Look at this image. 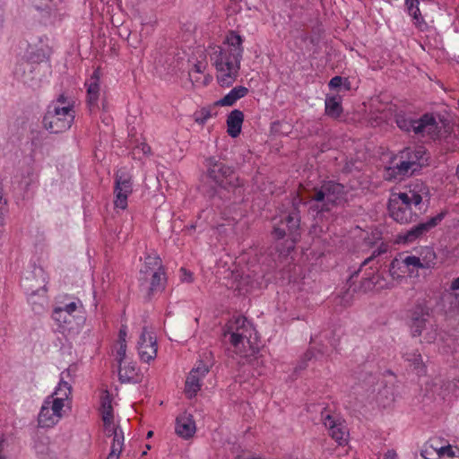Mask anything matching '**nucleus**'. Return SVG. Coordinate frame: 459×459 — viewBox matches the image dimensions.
<instances>
[{
	"instance_id": "f257e3e1",
	"label": "nucleus",
	"mask_w": 459,
	"mask_h": 459,
	"mask_svg": "<svg viewBox=\"0 0 459 459\" xmlns=\"http://www.w3.org/2000/svg\"><path fill=\"white\" fill-rule=\"evenodd\" d=\"M243 38L235 30H230L223 41L224 47H216L210 57L218 74L217 81L221 87H230L239 74L244 53Z\"/></svg>"
},
{
	"instance_id": "f03ea898",
	"label": "nucleus",
	"mask_w": 459,
	"mask_h": 459,
	"mask_svg": "<svg viewBox=\"0 0 459 459\" xmlns=\"http://www.w3.org/2000/svg\"><path fill=\"white\" fill-rule=\"evenodd\" d=\"M205 181L202 184L203 193L210 198L224 197L223 192L232 193L236 196L243 195V183L235 169L223 160L209 157L205 160Z\"/></svg>"
},
{
	"instance_id": "7ed1b4c3",
	"label": "nucleus",
	"mask_w": 459,
	"mask_h": 459,
	"mask_svg": "<svg viewBox=\"0 0 459 459\" xmlns=\"http://www.w3.org/2000/svg\"><path fill=\"white\" fill-rule=\"evenodd\" d=\"M300 212L299 203L293 202L291 209L280 216L273 224L272 236L277 244L281 255H288L294 250L301 237Z\"/></svg>"
},
{
	"instance_id": "20e7f679",
	"label": "nucleus",
	"mask_w": 459,
	"mask_h": 459,
	"mask_svg": "<svg viewBox=\"0 0 459 459\" xmlns=\"http://www.w3.org/2000/svg\"><path fill=\"white\" fill-rule=\"evenodd\" d=\"M224 334L230 335V342L237 355L247 358L256 352L254 344L258 339L257 332L248 317H230L225 325Z\"/></svg>"
},
{
	"instance_id": "39448f33",
	"label": "nucleus",
	"mask_w": 459,
	"mask_h": 459,
	"mask_svg": "<svg viewBox=\"0 0 459 459\" xmlns=\"http://www.w3.org/2000/svg\"><path fill=\"white\" fill-rule=\"evenodd\" d=\"M425 188L422 183H417L413 188L410 187L405 192L393 194L388 202L390 216L401 224L415 222L418 220L417 212L411 206L417 207L422 202L420 192Z\"/></svg>"
},
{
	"instance_id": "423d86ee",
	"label": "nucleus",
	"mask_w": 459,
	"mask_h": 459,
	"mask_svg": "<svg viewBox=\"0 0 459 459\" xmlns=\"http://www.w3.org/2000/svg\"><path fill=\"white\" fill-rule=\"evenodd\" d=\"M343 185L335 181H325L319 187L314 188L310 197L309 212L319 215L330 212L344 199Z\"/></svg>"
},
{
	"instance_id": "0eeeda50",
	"label": "nucleus",
	"mask_w": 459,
	"mask_h": 459,
	"mask_svg": "<svg viewBox=\"0 0 459 459\" xmlns=\"http://www.w3.org/2000/svg\"><path fill=\"white\" fill-rule=\"evenodd\" d=\"M49 104L45 113L42 125L50 134H60L68 130L74 120V105L55 106Z\"/></svg>"
},
{
	"instance_id": "6e6552de",
	"label": "nucleus",
	"mask_w": 459,
	"mask_h": 459,
	"mask_svg": "<svg viewBox=\"0 0 459 459\" xmlns=\"http://www.w3.org/2000/svg\"><path fill=\"white\" fill-rule=\"evenodd\" d=\"M397 126L405 132L413 131L416 134H437V121L432 114L426 113L416 119L404 111H399L394 116Z\"/></svg>"
},
{
	"instance_id": "1a4fd4ad",
	"label": "nucleus",
	"mask_w": 459,
	"mask_h": 459,
	"mask_svg": "<svg viewBox=\"0 0 459 459\" xmlns=\"http://www.w3.org/2000/svg\"><path fill=\"white\" fill-rule=\"evenodd\" d=\"M132 192L133 183L131 175L125 169H118L115 174V206L125 210L127 207V198Z\"/></svg>"
},
{
	"instance_id": "9d476101",
	"label": "nucleus",
	"mask_w": 459,
	"mask_h": 459,
	"mask_svg": "<svg viewBox=\"0 0 459 459\" xmlns=\"http://www.w3.org/2000/svg\"><path fill=\"white\" fill-rule=\"evenodd\" d=\"M446 212H441L434 217H431L425 222L418 223L405 232L397 235L396 242L399 244L413 243L430 230L437 226L445 218Z\"/></svg>"
},
{
	"instance_id": "9b49d317",
	"label": "nucleus",
	"mask_w": 459,
	"mask_h": 459,
	"mask_svg": "<svg viewBox=\"0 0 459 459\" xmlns=\"http://www.w3.org/2000/svg\"><path fill=\"white\" fill-rule=\"evenodd\" d=\"M48 56V53L43 48L36 49L30 54L28 60L22 61L17 65L14 71L15 75L24 83H30L34 79L31 74L35 69V65L47 61Z\"/></svg>"
},
{
	"instance_id": "f8f14e48",
	"label": "nucleus",
	"mask_w": 459,
	"mask_h": 459,
	"mask_svg": "<svg viewBox=\"0 0 459 459\" xmlns=\"http://www.w3.org/2000/svg\"><path fill=\"white\" fill-rule=\"evenodd\" d=\"M210 366L204 360H198L186 377L185 382V394L187 398H194L201 390L203 379L208 374Z\"/></svg>"
},
{
	"instance_id": "ddd939ff",
	"label": "nucleus",
	"mask_w": 459,
	"mask_h": 459,
	"mask_svg": "<svg viewBox=\"0 0 459 459\" xmlns=\"http://www.w3.org/2000/svg\"><path fill=\"white\" fill-rule=\"evenodd\" d=\"M321 420L325 427L328 429L329 435L333 439L341 446L346 442L347 431L337 414L331 413L328 410L325 409L321 412Z\"/></svg>"
},
{
	"instance_id": "4468645a",
	"label": "nucleus",
	"mask_w": 459,
	"mask_h": 459,
	"mask_svg": "<svg viewBox=\"0 0 459 459\" xmlns=\"http://www.w3.org/2000/svg\"><path fill=\"white\" fill-rule=\"evenodd\" d=\"M137 350L140 359L144 362H150L157 356V342L153 332L143 327L137 342Z\"/></svg>"
},
{
	"instance_id": "2eb2a0df",
	"label": "nucleus",
	"mask_w": 459,
	"mask_h": 459,
	"mask_svg": "<svg viewBox=\"0 0 459 459\" xmlns=\"http://www.w3.org/2000/svg\"><path fill=\"white\" fill-rule=\"evenodd\" d=\"M71 377V369L67 368L64 370L60 374V381L58 383L57 387L54 391L52 394L49 396H53L51 399L54 411H58V410H63L65 406V402L70 399V396L72 394V385L71 384L66 380V378Z\"/></svg>"
},
{
	"instance_id": "dca6fc26",
	"label": "nucleus",
	"mask_w": 459,
	"mask_h": 459,
	"mask_svg": "<svg viewBox=\"0 0 459 459\" xmlns=\"http://www.w3.org/2000/svg\"><path fill=\"white\" fill-rule=\"evenodd\" d=\"M410 327L413 336H423L425 342L431 343L437 338V330L425 317H411Z\"/></svg>"
},
{
	"instance_id": "f3484780",
	"label": "nucleus",
	"mask_w": 459,
	"mask_h": 459,
	"mask_svg": "<svg viewBox=\"0 0 459 459\" xmlns=\"http://www.w3.org/2000/svg\"><path fill=\"white\" fill-rule=\"evenodd\" d=\"M53 396H48L40 409L38 416V424L40 428H51L55 426L62 418V410L54 411L51 399Z\"/></svg>"
},
{
	"instance_id": "a211bd4d",
	"label": "nucleus",
	"mask_w": 459,
	"mask_h": 459,
	"mask_svg": "<svg viewBox=\"0 0 459 459\" xmlns=\"http://www.w3.org/2000/svg\"><path fill=\"white\" fill-rule=\"evenodd\" d=\"M28 281L29 278H26L23 281V286L28 292V302L36 315H41L45 312V307L48 305L46 285L33 290L28 286Z\"/></svg>"
},
{
	"instance_id": "6ab92c4d",
	"label": "nucleus",
	"mask_w": 459,
	"mask_h": 459,
	"mask_svg": "<svg viewBox=\"0 0 459 459\" xmlns=\"http://www.w3.org/2000/svg\"><path fill=\"white\" fill-rule=\"evenodd\" d=\"M82 307V303L78 298L68 294H60L55 299L53 313H66L68 315H71L74 312L81 313L82 311L80 308Z\"/></svg>"
},
{
	"instance_id": "aec40b11",
	"label": "nucleus",
	"mask_w": 459,
	"mask_h": 459,
	"mask_svg": "<svg viewBox=\"0 0 459 459\" xmlns=\"http://www.w3.org/2000/svg\"><path fill=\"white\" fill-rule=\"evenodd\" d=\"M148 282L141 288L145 289V299L150 300L155 294L161 293L165 290L167 278L165 271H152L148 273Z\"/></svg>"
},
{
	"instance_id": "412c9836",
	"label": "nucleus",
	"mask_w": 459,
	"mask_h": 459,
	"mask_svg": "<svg viewBox=\"0 0 459 459\" xmlns=\"http://www.w3.org/2000/svg\"><path fill=\"white\" fill-rule=\"evenodd\" d=\"M35 8L42 12V16L55 22L64 15L65 6L62 0H51L46 3H35Z\"/></svg>"
},
{
	"instance_id": "4be33fe9",
	"label": "nucleus",
	"mask_w": 459,
	"mask_h": 459,
	"mask_svg": "<svg viewBox=\"0 0 459 459\" xmlns=\"http://www.w3.org/2000/svg\"><path fill=\"white\" fill-rule=\"evenodd\" d=\"M453 128L448 122L442 121V126H439L437 123V134H429L433 139L443 141L445 148L449 152H455L459 149L457 143L455 142V136L452 134Z\"/></svg>"
},
{
	"instance_id": "5701e85b",
	"label": "nucleus",
	"mask_w": 459,
	"mask_h": 459,
	"mask_svg": "<svg viewBox=\"0 0 459 459\" xmlns=\"http://www.w3.org/2000/svg\"><path fill=\"white\" fill-rule=\"evenodd\" d=\"M426 154V150L423 147L406 148L400 152V157L410 161L412 169L420 171L428 160V158L425 157Z\"/></svg>"
},
{
	"instance_id": "b1692460",
	"label": "nucleus",
	"mask_w": 459,
	"mask_h": 459,
	"mask_svg": "<svg viewBox=\"0 0 459 459\" xmlns=\"http://www.w3.org/2000/svg\"><path fill=\"white\" fill-rule=\"evenodd\" d=\"M175 429L176 433L183 438L187 439L193 437L196 430L193 416L186 412L178 416Z\"/></svg>"
},
{
	"instance_id": "393cba45",
	"label": "nucleus",
	"mask_w": 459,
	"mask_h": 459,
	"mask_svg": "<svg viewBox=\"0 0 459 459\" xmlns=\"http://www.w3.org/2000/svg\"><path fill=\"white\" fill-rule=\"evenodd\" d=\"M152 271H165V269L159 256H152L149 255L145 257L144 264L140 270L139 281L141 287L148 282V273Z\"/></svg>"
},
{
	"instance_id": "a878e982",
	"label": "nucleus",
	"mask_w": 459,
	"mask_h": 459,
	"mask_svg": "<svg viewBox=\"0 0 459 459\" xmlns=\"http://www.w3.org/2000/svg\"><path fill=\"white\" fill-rule=\"evenodd\" d=\"M403 358L408 363V367L411 368L417 375H425L426 366L423 362L421 354L417 350H406L403 352Z\"/></svg>"
},
{
	"instance_id": "bb28decb",
	"label": "nucleus",
	"mask_w": 459,
	"mask_h": 459,
	"mask_svg": "<svg viewBox=\"0 0 459 459\" xmlns=\"http://www.w3.org/2000/svg\"><path fill=\"white\" fill-rule=\"evenodd\" d=\"M243 121V112L239 109H233L227 117V132L229 135L233 138L238 137L241 132Z\"/></svg>"
},
{
	"instance_id": "cd10ccee",
	"label": "nucleus",
	"mask_w": 459,
	"mask_h": 459,
	"mask_svg": "<svg viewBox=\"0 0 459 459\" xmlns=\"http://www.w3.org/2000/svg\"><path fill=\"white\" fill-rule=\"evenodd\" d=\"M118 377L122 383H136L140 381L138 368L134 362L125 361L119 365Z\"/></svg>"
},
{
	"instance_id": "c85d7f7f",
	"label": "nucleus",
	"mask_w": 459,
	"mask_h": 459,
	"mask_svg": "<svg viewBox=\"0 0 459 459\" xmlns=\"http://www.w3.org/2000/svg\"><path fill=\"white\" fill-rule=\"evenodd\" d=\"M248 93V89L245 86H236L223 98L215 102V106H233L238 100L244 98Z\"/></svg>"
},
{
	"instance_id": "c756f323",
	"label": "nucleus",
	"mask_w": 459,
	"mask_h": 459,
	"mask_svg": "<svg viewBox=\"0 0 459 459\" xmlns=\"http://www.w3.org/2000/svg\"><path fill=\"white\" fill-rule=\"evenodd\" d=\"M90 83L87 89V99L88 103L91 107L97 106V102L100 95V71L95 70L91 76Z\"/></svg>"
},
{
	"instance_id": "7c9ffc66",
	"label": "nucleus",
	"mask_w": 459,
	"mask_h": 459,
	"mask_svg": "<svg viewBox=\"0 0 459 459\" xmlns=\"http://www.w3.org/2000/svg\"><path fill=\"white\" fill-rule=\"evenodd\" d=\"M100 412L102 421H108L110 419H114L112 397L108 390L101 392Z\"/></svg>"
},
{
	"instance_id": "2f4dec72",
	"label": "nucleus",
	"mask_w": 459,
	"mask_h": 459,
	"mask_svg": "<svg viewBox=\"0 0 459 459\" xmlns=\"http://www.w3.org/2000/svg\"><path fill=\"white\" fill-rule=\"evenodd\" d=\"M342 113V107L340 96H326L325 114L331 117L337 118Z\"/></svg>"
},
{
	"instance_id": "473e14b6",
	"label": "nucleus",
	"mask_w": 459,
	"mask_h": 459,
	"mask_svg": "<svg viewBox=\"0 0 459 459\" xmlns=\"http://www.w3.org/2000/svg\"><path fill=\"white\" fill-rule=\"evenodd\" d=\"M420 255V263L422 264L423 269H429L434 267L437 261V255L432 247H422Z\"/></svg>"
},
{
	"instance_id": "72a5a7b5",
	"label": "nucleus",
	"mask_w": 459,
	"mask_h": 459,
	"mask_svg": "<svg viewBox=\"0 0 459 459\" xmlns=\"http://www.w3.org/2000/svg\"><path fill=\"white\" fill-rule=\"evenodd\" d=\"M353 279V275H351L348 281L349 288L345 290L344 291L341 292L336 298H335V303L336 305H340L342 307H348L351 304L352 299H353V293L356 291V288H351V281Z\"/></svg>"
},
{
	"instance_id": "f704fd0d",
	"label": "nucleus",
	"mask_w": 459,
	"mask_h": 459,
	"mask_svg": "<svg viewBox=\"0 0 459 459\" xmlns=\"http://www.w3.org/2000/svg\"><path fill=\"white\" fill-rule=\"evenodd\" d=\"M353 279V275H351L348 281L349 288L345 290L344 291L341 292L336 298H335V303L336 305H340L342 307H348L351 304L352 299H353V293L356 291V288H351V281Z\"/></svg>"
},
{
	"instance_id": "c9c22d12",
	"label": "nucleus",
	"mask_w": 459,
	"mask_h": 459,
	"mask_svg": "<svg viewBox=\"0 0 459 459\" xmlns=\"http://www.w3.org/2000/svg\"><path fill=\"white\" fill-rule=\"evenodd\" d=\"M440 341L443 342L440 347L443 353H451L455 355L459 352V344L452 336H449L446 339H445L444 336H440Z\"/></svg>"
},
{
	"instance_id": "e433bc0d",
	"label": "nucleus",
	"mask_w": 459,
	"mask_h": 459,
	"mask_svg": "<svg viewBox=\"0 0 459 459\" xmlns=\"http://www.w3.org/2000/svg\"><path fill=\"white\" fill-rule=\"evenodd\" d=\"M437 454L441 459H459V449L450 445L437 449Z\"/></svg>"
},
{
	"instance_id": "4c0bfd02",
	"label": "nucleus",
	"mask_w": 459,
	"mask_h": 459,
	"mask_svg": "<svg viewBox=\"0 0 459 459\" xmlns=\"http://www.w3.org/2000/svg\"><path fill=\"white\" fill-rule=\"evenodd\" d=\"M408 13L412 17L413 23L419 30H424L428 27L421 15L419 5L415 6L412 11H408Z\"/></svg>"
},
{
	"instance_id": "58836bf2",
	"label": "nucleus",
	"mask_w": 459,
	"mask_h": 459,
	"mask_svg": "<svg viewBox=\"0 0 459 459\" xmlns=\"http://www.w3.org/2000/svg\"><path fill=\"white\" fill-rule=\"evenodd\" d=\"M395 169H397L398 174L402 175L403 178L411 176L417 172L416 169H412L410 161L403 159H401L400 163L395 165Z\"/></svg>"
},
{
	"instance_id": "ea45409f",
	"label": "nucleus",
	"mask_w": 459,
	"mask_h": 459,
	"mask_svg": "<svg viewBox=\"0 0 459 459\" xmlns=\"http://www.w3.org/2000/svg\"><path fill=\"white\" fill-rule=\"evenodd\" d=\"M377 281L375 280L374 273H371L368 274V276L362 279L359 290L363 292H367L368 290H371L375 285L377 284Z\"/></svg>"
},
{
	"instance_id": "a19ab883",
	"label": "nucleus",
	"mask_w": 459,
	"mask_h": 459,
	"mask_svg": "<svg viewBox=\"0 0 459 459\" xmlns=\"http://www.w3.org/2000/svg\"><path fill=\"white\" fill-rule=\"evenodd\" d=\"M124 446V433L120 430L113 436V442L110 449H114L116 453L121 454Z\"/></svg>"
},
{
	"instance_id": "79ce46f5",
	"label": "nucleus",
	"mask_w": 459,
	"mask_h": 459,
	"mask_svg": "<svg viewBox=\"0 0 459 459\" xmlns=\"http://www.w3.org/2000/svg\"><path fill=\"white\" fill-rule=\"evenodd\" d=\"M384 178L388 181H396L401 180L403 178L402 175H399L397 169H395V166L388 167L385 169Z\"/></svg>"
},
{
	"instance_id": "37998d69",
	"label": "nucleus",
	"mask_w": 459,
	"mask_h": 459,
	"mask_svg": "<svg viewBox=\"0 0 459 459\" xmlns=\"http://www.w3.org/2000/svg\"><path fill=\"white\" fill-rule=\"evenodd\" d=\"M104 431L107 436H115L116 433H118L122 430L118 426H115L114 419H110L108 421H103Z\"/></svg>"
},
{
	"instance_id": "c03bdc74",
	"label": "nucleus",
	"mask_w": 459,
	"mask_h": 459,
	"mask_svg": "<svg viewBox=\"0 0 459 459\" xmlns=\"http://www.w3.org/2000/svg\"><path fill=\"white\" fill-rule=\"evenodd\" d=\"M117 345L116 359L121 365L126 361V342H117Z\"/></svg>"
},
{
	"instance_id": "a18cd8bd",
	"label": "nucleus",
	"mask_w": 459,
	"mask_h": 459,
	"mask_svg": "<svg viewBox=\"0 0 459 459\" xmlns=\"http://www.w3.org/2000/svg\"><path fill=\"white\" fill-rule=\"evenodd\" d=\"M212 117V113L211 108H202L200 112L195 115V122L204 125Z\"/></svg>"
},
{
	"instance_id": "49530a36",
	"label": "nucleus",
	"mask_w": 459,
	"mask_h": 459,
	"mask_svg": "<svg viewBox=\"0 0 459 459\" xmlns=\"http://www.w3.org/2000/svg\"><path fill=\"white\" fill-rule=\"evenodd\" d=\"M403 262L408 267L411 266L413 268H422L420 256L408 255L403 259Z\"/></svg>"
},
{
	"instance_id": "de8ad7c7",
	"label": "nucleus",
	"mask_w": 459,
	"mask_h": 459,
	"mask_svg": "<svg viewBox=\"0 0 459 459\" xmlns=\"http://www.w3.org/2000/svg\"><path fill=\"white\" fill-rule=\"evenodd\" d=\"M412 316H429V309L423 300L417 303Z\"/></svg>"
},
{
	"instance_id": "09e8293b",
	"label": "nucleus",
	"mask_w": 459,
	"mask_h": 459,
	"mask_svg": "<svg viewBox=\"0 0 459 459\" xmlns=\"http://www.w3.org/2000/svg\"><path fill=\"white\" fill-rule=\"evenodd\" d=\"M56 323L59 332L65 333L66 331H70V329L66 327V325L71 324V320H67V317H56Z\"/></svg>"
},
{
	"instance_id": "8fccbe9b",
	"label": "nucleus",
	"mask_w": 459,
	"mask_h": 459,
	"mask_svg": "<svg viewBox=\"0 0 459 459\" xmlns=\"http://www.w3.org/2000/svg\"><path fill=\"white\" fill-rule=\"evenodd\" d=\"M342 81H343L342 77L334 76L330 80L328 86L330 89H333V90L338 89L342 85Z\"/></svg>"
},
{
	"instance_id": "3c124183",
	"label": "nucleus",
	"mask_w": 459,
	"mask_h": 459,
	"mask_svg": "<svg viewBox=\"0 0 459 459\" xmlns=\"http://www.w3.org/2000/svg\"><path fill=\"white\" fill-rule=\"evenodd\" d=\"M50 104H56L55 106H66L72 103L68 100V98L64 93H62Z\"/></svg>"
},
{
	"instance_id": "603ef678",
	"label": "nucleus",
	"mask_w": 459,
	"mask_h": 459,
	"mask_svg": "<svg viewBox=\"0 0 459 459\" xmlns=\"http://www.w3.org/2000/svg\"><path fill=\"white\" fill-rule=\"evenodd\" d=\"M180 279L185 282H192L193 281V273L190 271H187L186 268L182 267L180 269Z\"/></svg>"
},
{
	"instance_id": "864d4df0",
	"label": "nucleus",
	"mask_w": 459,
	"mask_h": 459,
	"mask_svg": "<svg viewBox=\"0 0 459 459\" xmlns=\"http://www.w3.org/2000/svg\"><path fill=\"white\" fill-rule=\"evenodd\" d=\"M5 206H6V200L4 199L3 188L0 186V225L3 224V221H4L3 215H4V210Z\"/></svg>"
},
{
	"instance_id": "5fc2aeb1",
	"label": "nucleus",
	"mask_w": 459,
	"mask_h": 459,
	"mask_svg": "<svg viewBox=\"0 0 459 459\" xmlns=\"http://www.w3.org/2000/svg\"><path fill=\"white\" fill-rule=\"evenodd\" d=\"M126 336H127V326L126 325H122L119 329L117 342H126Z\"/></svg>"
},
{
	"instance_id": "6e6d98bb",
	"label": "nucleus",
	"mask_w": 459,
	"mask_h": 459,
	"mask_svg": "<svg viewBox=\"0 0 459 459\" xmlns=\"http://www.w3.org/2000/svg\"><path fill=\"white\" fill-rule=\"evenodd\" d=\"M135 151H140L143 155L151 154V147L146 143H142L135 147Z\"/></svg>"
},
{
	"instance_id": "4d7b16f0",
	"label": "nucleus",
	"mask_w": 459,
	"mask_h": 459,
	"mask_svg": "<svg viewBox=\"0 0 459 459\" xmlns=\"http://www.w3.org/2000/svg\"><path fill=\"white\" fill-rule=\"evenodd\" d=\"M247 282H248V276H247L246 278H242L239 281V282L238 284V289L239 290V291L249 292L251 290L252 287L251 288H248V287L245 288L244 287V284H246Z\"/></svg>"
},
{
	"instance_id": "13d9d810",
	"label": "nucleus",
	"mask_w": 459,
	"mask_h": 459,
	"mask_svg": "<svg viewBox=\"0 0 459 459\" xmlns=\"http://www.w3.org/2000/svg\"><path fill=\"white\" fill-rule=\"evenodd\" d=\"M381 255L380 254H377V250H374L370 256H368L367 259L363 261V263L360 265V268L363 266L372 263L377 256Z\"/></svg>"
},
{
	"instance_id": "bf43d9fd",
	"label": "nucleus",
	"mask_w": 459,
	"mask_h": 459,
	"mask_svg": "<svg viewBox=\"0 0 459 459\" xmlns=\"http://www.w3.org/2000/svg\"><path fill=\"white\" fill-rule=\"evenodd\" d=\"M407 11H412L415 6L420 4V0H404Z\"/></svg>"
},
{
	"instance_id": "052dcab7",
	"label": "nucleus",
	"mask_w": 459,
	"mask_h": 459,
	"mask_svg": "<svg viewBox=\"0 0 459 459\" xmlns=\"http://www.w3.org/2000/svg\"><path fill=\"white\" fill-rule=\"evenodd\" d=\"M449 388L452 391H455V389H459V375L455 377L452 381V384H450Z\"/></svg>"
},
{
	"instance_id": "680f3d73",
	"label": "nucleus",
	"mask_w": 459,
	"mask_h": 459,
	"mask_svg": "<svg viewBox=\"0 0 459 459\" xmlns=\"http://www.w3.org/2000/svg\"><path fill=\"white\" fill-rule=\"evenodd\" d=\"M451 290H459V276L453 280L450 285Z\"/></svg>"
},
{
	"instance_id": "e2e57ef3",
	"label": "nucleus",
	"mask_w": 459,
	"mask_h": 459,
	"mask_svg": "<svg viewBox=\"0 0 459 459\" xmlns=\"http://www.w3.org/2000/svg\"><path fill=\"white\" fill-rule=\"evenodd\" d=\"M376 250H377V254H385L388 250V246L382 243Z\"/></svg>"
},
{
	"instance_id": "0e129e2a",
	"label": "nucleus",
	"mask_w": 459,
	"mask_h": 459,
	"mask_svg": "<svg viewBox=\"0 0 459 459\" xmlns=\"http://www.w3.org/2000/svg\"><path fill=\"white\" fill-rule=\"evenodd\" d=\"M119 455H120V454L116 453L114 451V449H110V452H109L108 456L107 459H118Z\"/></svg>"
},
{
	"instance_id": "69168bd1",
	"label": "nucleus",
	"mask_w": 459,
	"mask_h": 459,
	"mask_svg": "<svg viewBox=\"0 0 459 459\" xmlns=\"http://www.w3.org/2000/svg\"><path fill=\"white\" fill-rule=\"evenodd\" d=\"M383 393L385 394V396L388 399L390 398V400H392V396H393V394L392 392L387 388V387H385L384 390H383Z\"/></svg>"
},
{
	"instance_id": "338daca9",
	"label": "nucleus",
	"mask_w": 459,
	"mask_h": 459,
	"mask_svg": "<svg viewBox=\"0 0 459 459\" xmlns=\"http://www.w3.org/2000/svg\"><path fill=\"white\" fill-rule=\"evenodd\" d=\"M342 85L345 87L346 90H350L351 88V82L347 78L343 79Z\"/></svg>"
},
{
	"instance_id": "774afa93",
	"label": "nucleus",
	"mask_w": 459,
	"mask_h": 459,
	"mask_svg": "<svg viewBox=\"0 0 459 459\" xmlns=\"http://www.w3.org/2000/svg\"><path fill=\"white\" fill-rule=\"evenodd\" d=\"M4 443V440L0 441V459H6L5 456L3 455Z\"/></svg>"
}]
</instances>
